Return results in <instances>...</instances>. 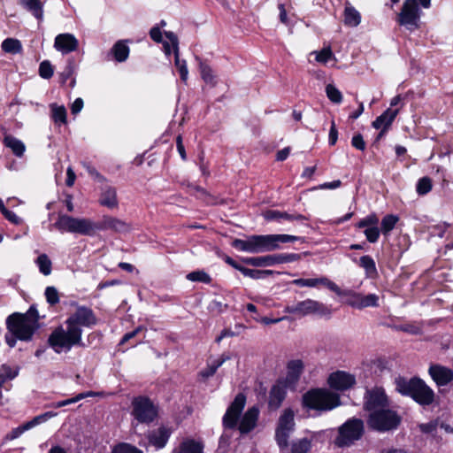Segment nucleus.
<instances>
[{
  "instance_id": "f257e3e1",
  "label": "nucleus",
  "mask_w": 453,
  "mask_h": 453,
  "mask_svg": "<svg viewBox=\"0 0 453 453\" xmlns=\"http://www.w3.org/2000/svg\"><path fill=\"white\" fill-rule=\"evenodd\" d=\"M246 401L247 397L243 393H238L235 395L223 415L224 429H237L241 434H247L256 428L260 413L259 408L256 405L251 406L242 415Z\"/></svg>"
},
{
  "instance_id": "f03ea898",
  "label": "nucleus",
  "mask_w": 453,
  "mask_h": 453,
  "mask_svg": "<svg viewBox=\"0 0 453 453\" xmlns=\"http://www.w3.org/2000/svg\"><path fill=\"white\" fill-rule=\"evenodd\" d=\"M300 237L291 234H261L250 235L247 239H234L232 242V247L234 249L249 252V253H261L266 251H273L280 248V243L292 242L299 240Z\"/></svg>"
},
{
  "instance_id": "7ed1b4c3",
  "label": "nucleus",
  "mask_w": 453,
  "mask_h": 453,
  "mask_svg": "<svg viewBox=\"0 0 453 453\" xmlns=\"http://www.w3.org/2000/svg\"><path fill=\"white\" fill-rule=\"evenodd\" d=\"M7 330L16 335L19 341L29 342L39 329V314L35 305L27 312H14L6 319Z\"/></svg>"
},
{
  "instance_id": "20e7f679",
  "label": "nucleus",
  "mask_w": 453,
  "mask_h": 453,
  "mask_svg": "<svg viewBox=\"0 0 453 453\" xmlns=\"http://www.w3.org/2000/svg\"><path fill=\"white\" fill-rule=\"evenodd\" d=\"M395 389L403 395L411 396L422 406H428L434 401V390L419 378L408 380L398 376L395 379Z\"/></svg>"
},
{
  "instance_id": "39448f33",
  "label": "nucleus",
  "mask_w": 453,
  "mask_h": 453,
  "mask_svg": "<svg viewBox=\"0 0 453 453\" xmlns=\"http://www.w3.org/2000/svg\"><path fill=\"white\" fill-rule=\"evenodd\" d=\"M82 333V329L72 326H66V328L58 326L50 334L48 343L58 354L68 352L74 346H84Z\"/></svg>"
},
{
  "instance_id": "423d86ee",
  "label": "nucleus",
  "mask_w": 453,
  "mask_h": 453,
  "mask_svg": "<svg viewBox=\"0 0 453 453\" xmlns=\"http://www.w3.org/2000/svg\"><path fill=\"white\" fill-rule=\"evenodd\" d=\"M401 421L400 415L390 406L369 413L366 418L368 428L381 434L397 429Z\"/></svg>"
},
{
  "instance_id": "0eeeda50",
  "label": "nucleus",
  "mask_w": 453,
  "mask_h": 453,
  "mask_svg": "<svg viewBox=\"0 0 453 453\" xmlns=\"http://www.w3.org/2000/svg\"><path fill=\"white\" fill-rule=\"evenodd\" d=\"M302 403L303 407L317 411H331L341 404L337 394L323 388L307 391L303 395Z\"/></svg>"
},
{
  "instance_id": "6e6552de",
  "label": "nucleus",
  "mask_w": 453,
  "mask_h": 453,
  "mask_svg": "<svg viewBox=\"0 0 453 453\" xmlns=\"http://www.w3.org/2000/svg\"><path fill=\"white\" fill-rule=\"evenodd\" d=\"M365 434V422L358 418H351L346 420L338 428V434L334 439V444L340 448L349 447L355 441L360 440Z\"/></svg>"
},
{
  "instance_id": "1a4fd4ad",
  "label": "nucleus",
  "mask_w": 453,
  "mask_h": 453,
  "mask_svg": "<svg viewBox=\"0 0 453 453\" xmlns=\"http://www.w3.org/2000/svg\"><path fill=\"white\" fill-rule=\"evenodd\" d=\"M54 227L60 232H69L83 235L92 236V220L86 218H73L65 214H59Z\"/></svg>"
},
{
  "instance_id": "9d476101",
  "label": "nucleus",
  "mask_w": 453,
  "mask_h": 453,
  "mask_svg": "<svg viewBox=\"0 0 453 453\" xmlns=\"http://www.w3.org/2000/svg\"><path fill=\"white\" fill-rule=\"evenodd\" d=\"M284 312L299 317L308 315L330 316L331 309L319 301L308 298L296 304L287 305L284 308Z\"/></svg>"
},
{
  "instance_id": "9b49d317",
  "label": "nucleus",
  "mask_w": 453,
  "mask_h": 453,
  "mask_svg": "<svg viewBox=\"0 0 453 453\" xmlns=\"http://www.w3.org/2000/svg\"><path fill=\"white\" fill-rule=\"evenodd\" d=\"M422 12L416 0H405L397 15V23L408 31L413 32L419 28Z\"/></svg>"
},
{
  "instance_id": "f8f14e48",
  "label": "nucleus",
  "mask_w": 453,
  "mask_h": 453,
  "mask_svg": "<svg viewBox=\"0 0 453 453\" xmlns=\"http://www.w3.org/2000/svg\"><path fill=\"white\" fill-rule=\"evenodd\" d=\"M131 405L132 415L139 423L150 424L157 416V407L147 396L134 397Z\"/></svg>"
},
{
  "instance_id": "ddd939ff",
  "label": "nucleus",
  "mask_w": 453,
  "mask_h": 453,
  "mask_svg": "<svg viewBox=\"0 0 453 453\" xmlns=\"http://www.w3.org/2000/svg\"><path fill=\"white\" fill-rule=\"evenodd\" d=\"M295 428V413L291 409H285L278 420L275 440L280 449L288 446V438Z\"/></svg>"
},
{
  "instance_id": "4468645a",
  "label": "nucleus",
  "mask_w": 453,
  "mask_h": 453,
  "mask_svg": "<svg viewBox=\"0 0 453 453\" xmlns=\"http://www.w3.org/2000/svg\"><path fill=\"white\" fill-rule=\"evenodd\" d=\"M390 406V401L382 387L366 388L364 394L363 409L371 413Z\"/></svg>"
},
{
  "instance_id": "2eb2a0df",
  "label": "nucleus",
  "mask_w": 453,
  "mask_h": 453,
  "mask_svg": "<svg viewBox=\"0 0 453 453\" xmlns=\"http://www.w3.org/2000/svg\"><path fill=\"white\" fill-rule=\"evenodd\" d=\"M98 322L93 310L87 306H78L73 313H72L65 320V326L81 329V327H92Z\"/></svg>"
},
{
  "instance_id": "dca6fc26",
  "label": "nucleus",
  "mask_w": 453,
  "mask_h": 453,
  "mask_svg": "<svg viewBox=\"0 0 453 453\" xmlns=\"http://www.w3.org/2000/svg\"><path fill=\"white\" fill-rule=\"evenodd\" d=\"M92 235L96 231L111 230L116 233L124 234L131 230V225L122 219L111 216H104L98 222L92 220Z\"/></svg>"
},
{
  "instance_id": "f3484780",
  "label": "nucleus",
  "mask_w": 453,
  "mask_h": 453,
  "mask_svg": "<svg viewBox=\"0 0 453 453\" xmlns=\"http://www.w3.org/2000/svg\"><path fill=\"white\" fill-rule=\"evenodd\" d=\"M327 383L333 389L344 391L352 388L356 384V378L353 374L347 372L337 371L329 375Z\"/></svg>"
},
{
  "instance_id": "a211bd4d",
  "label": "nucleus",
  "mask_w": 453,
  "mask_h": 453,
  "mask_svg": "<svg viewBox=\"0 0 453 453\" xmlns=\"http://www.w3.org/2000/svg\"><path fill=\"white\" fill-rule=\"evenodd\" d=\"M428 373L438 387L446 386L453 380V370L441 365H431Z\"/></svg>"
},
{
  "instance_id": "6ab92c4d",
  "label": "nucleus",
  "mask_w": 453,
  "mask_h": 453,
  "mask_svg": "<svg viewBox=\"0 0 453 453\" xmlns=\"http://www.w3.org/2000/svg\"><path fill=\"white\" fill-rule=\"evenodd\" d=\"M292 284L298 287H308V288H315L319 285H323L326 287L331 291L334 292L336 295H342L341 288L332 280H330L326 277L314 278V279H296L292 280Z\"/></svg>"
},
{
  "instance_id": "aec40b11",
  "label": "nucleus",
  "mask_w": 453,
  "mask_h": 453,
  "mask_svg": "<svg viewBox=\"0 0 453 453\" xmlns=\"http://www.w3.org/2000/svg\"><path fill=\"white\" fill-rule=\"evenodd\" d=\"M79 45L78 40L72 34H60L56 36L54 47L62 54H67L77 50Z\"/></svg>"
},
{
  "instance_id": "412c9836",
  "label": "nucleus",
  "mask_w": 453,
  "mask_h": 453,
  "mask_svg": "<svg viewBox=\"0 0 453 453\" xmlns=\"http://www.w3.org/2000/svg\"><path fill=\"white\" fill-rule=\"evenodd\" d=\"M303 371V363L299 360H291L287 365V375L282 381L286 386L294 388L299 380Z\"/></svg>"
},
{
  "instance_id": "4be33fe9",
  "label": "nucleus",
  "mask_w": 453,
  "mask_h": 453,
  "mask_svg": "<svg viewBox=\"0 0 453 453\" xmlns=\"http://www.w3.org/2000/svg\"><path fill=\"white\" fill-rule=\"evenodd\" d=\"M288 388V387L281 381H278L273 386L269 393L268 400V405L271 410H277L280 408L286 397Z\"/></svg>"
},
{
  "instance_id": "5701e85b",
  "label": "nucleus",
  "mask_w": 453,
  "mask_h": 453,
  "mask_svg": "<svg viewBox=\"0 0 453 453\" xmlns=\"http://www.w3.org/2000/svg\"><path fill=\"white\" fill-rule=\"evenodd\" d=\"M170 435L171 431L165 426H161L158 429L150 432L148 435V439L151 445L157 449H162L167 443Z\"/></svg>"
},
{
  "instance_id": "b1692460",
  "label": "nucleus",
  "mask_w": 453,
  "mask_h": 453,
  "mask_svg": "<svg viewBox=\"0 0 453 453\" xmlns=\"http://www.w3.org/2000/svg\"><path fill=\"white\" fill-rule=\"evenodd\" d=\"M398 113L399 110L388 108L375 119L372 126L375 129L385 128L388 130Z\"/></svg>"
},
{
  "instance_id": "393cba45",
  "label": "nucleus",
  "mask_w": 453,
  "mask_h": 453,
  "mask_svg": "<svg viewBox=\"0 0 453 453\" xmlns=\"http://www.w3.org/2000/svg\"><path fill=\"white\" fill-rule=\"evenodd\" d=\"M99 203L110 209L117 208L119 205L116 188L106 186L102 189Z\"/></svg>"
},
{
  "instance_id": "a878e982",
  "label": "nucleus",
  "mask_w": 453,
  "mask_h": 453,
  "mask_svg": "<svg viewBox=\"0 0 453 453\" xmlns=\"http://www.w3.org/2000/svg\"><path fill=\"white\" fill-rule=\"evenodd\" d=\"M242 261L244 264L256 267L272 266L278 265L277 254L267 255L264 257H244L242 258Z\"/></svg>"
},
{
  "instance_id": "bb28decb",
  "label": "nucleus",
  "mask_w": 453,
  "mask_h": 453,
  "mask_svg": "<svg viewBox=\"0 0 453 453\" xmlns=\"http://www.w3.org/2000/svg\"><path fill=\"white\" fill-rule=\"evenodd\" d=\"M4 144L7 148L11 149L12 153L16 157H23L25 150H26V146L22 141L17 139L16 137L12 136L11 134H7L4 138Z\"/></svg>"
},
{
  "instance_id": "cd10ccee",
  "label": "nucleus",
  "mask_w": 453,
  "mask_h": 453,
  "mask_svg": "<svg viewBox=\"0 0 453 453\" xmlns=\"http://www.w3.org/2000/svg\"><path fill=\"white\" fill-rule=\"evenodd\" d=\"M19 4L39 20L43 17V4L41 0H19Z\"/></svg>"
},
{
  "instance_id": "c85d7f7f",
  "label": "nucleus",
  "mask_w": 453,
  "mask_h": 453,
  "mask_svg": "<svg viewBox=\"0 0 453 453\" xmlns=\"http://www.w3.org/2000/svg\"><path fill=\"white\" fill-rule=\"evenodd\" d=\"M358 265L362 267L367 278L374 279L378 275L377 268L373 258L371 256L365 255L359 258Z\"/></svg>"
},
{
  "instance_id": "c756f323",
  "label": "nucleus",
  "mask_w": 453,
  "mask_h": 453,
  "mask_svg": "<svg viewBox=\"0 0 453 453\" xmlns=\"http://www.w3.org/2000/svg\"><path fill=\"white\" fill-rule=\"evenodd\" d=\"M361 22V15L353 6L348 4L344 9V24L349 27H357Z\"/></svg>"
},
{
  "instance_id": "7c9ffc66",
  "label": "nucleus",
  "mask_w": 453,
  "mask_h": 453,
  "mask_svg": "<svg viewBox=\"0 0 453 453\" xmlns=\"http://www.w3.org/2000/svg\"><path fill=\"white\" fill-rule=\"evenodd\" d=\"M3 51L9 54H19L22 52L23 47L19 40L16 38H6L1 44Z\"/></svg>"
},
{
  "instance_id": "2f4dec72",
  "label": "nucleus",
  "mask_w": 453,
  "mask_h": 453,
  "mask_svg": "<svg viewBox=\"0 0 453 453\" xmlns=\"http://www.w3.org/2000/svg\"><path fill=\"white\" fill-rule=\"evenodd\" d=\"M196 59L199 63V70L203 81L214 86L216 84L215 75L213 74V71L211 66L203 62L199 57H196Z\"/></svg>"
},
{
  "instance_id": "473e14b6",
  "label": "nucleus",
  "mask_w": 453,
  "mask_h": 453,
  "mask_svg": "<svg viewBox=\"0 0 453 453\" xmlns=\"http://www.w3.org/2000/svg\"><path fill=\"white\" fill-rule=\"evenodd\" d=\"M111 52L116 61L124 62L128 58L129 47L126 45L122 41H119L113 45Z\"/></svg>"
},
{
  "instance_id": "72a5a7b5",
  "label": "nucleus",
  "mask_w": 453,
  "mask_h": 453,
  "mask_svg": "<svg viewBox=\"0 0 453 453\" xmlns=\"http://www.w3.org/2000/svg\"><path fill=\"white\" fill-rule=\"evenodd\" d=\"M399 218L393 214L386 215L381 220V233L388 235L395 226Z\"/></svg>"
},
{
  "instance_id": "f704fd0d",
  "label": "nucleus",
  "mask_w": 453,
  "mask_h": 453,
  "mask_svg": "<svg viewBox=\"0 0 453 453\" xmlns=\"http://www.w3.org/2000/svg\"><path fill=\"white\" fill-rule=\"evenodd\" d=\"M39 271L43 275L47 276L51 273L52 263L46 254H41L35 261Z\"/></svg>"
},
{
  "instance_id": "c9c22d12",
  "label": "nucleus",
  "mask_w": 453,
  "mask_h": 453,
  "mask_svg": "<svg viewBox=\"0 0 453 453\" xmlns=\"http://www.w3.org/2000/svg\"><path fill=\"white\" fill-rule=\"evenodd\" d=\"M242 273L246 277H250L254 280H260L273 274L274 272L272 270H257L244 267V269L242 270Z\"/></svg>"
},
{
  "instance_id": "e433bc0d",
  "label": "nucleus",
  "mask_w": 453,
  "mask_h": 453,
  "mask_svg": "<svg viewBox=\"0 0 453 453\" xmlns=\"http://www.w3.org/2000/svg\"><path fill=\"white\" fill-rule=\"evenodd\" d=\"M311 448V441L307 438L294 441L291 444V453H307Z\"/></svg>"
},
{
  "instance_id": "4c0bfd02",
  "label": "nucleus",
  "mask_w": 453,
  "mask_h": 453,
  "mask_svg": "<svg viewBox=\"0 0 453 453\" xmlns=\"http://www.w3.org/2000/svg\"><path fill=\"white\" fill-rule=\"evenodd\" d=\"M57 414L58 413L54 412V411H47L42 414L37 415V416L34 417L31 420L26 422L27 426L30 430L33 427H35L42 423H44V422L48 421L49 419L56 417Z\"/></svg>"
},
{
  "instance_id": "58836bf2",
  "label": "nucleus",
  "mask_w": 453,
  "mask_h": 453,
  "mask_svg": "<svg viewBox=\"0 0 453 453\" xmlns=\"http://www.w3.org/2000/svg\"><path fill=\"white\" fill-rule=\"evenodd\" d=\"M180 453H203V446L199 442L188 440L181 443Z\"/></svg>"
},
{
  "instance_id": "ea45409f",
  "label": "nucleus",
  "mask_w": 453,
  "mask_h": 453,
  "mask_svg": "<svg viewBox=\"0 0 453 453\" xmlns=\"http://www.w3.org/2000/svg\"><path fill=\"white\" fill-rule=\"evenodd\" d=\"M175 57V66L180 73V79L182 81L186 82L188 77V70L187 67V63L183 59H180L179 51L173 52Z\"/></svg>"
},
{
  "instance_id": "a19ab883",
  "label": "nucleus",
  "mask_w": 453,
  "mask_h": 453,
  "mask_svg": "<svg viewBox=\"0 0 453 453\" xmlns=\"http://www.w3.org/2000/svg\"><path fill=\"white\" fill-rule=\"evenodd\" d=\"M187 279L190 281L203 282L210 284L211 282V276L204 271H194L187 275Z\"/></svg>"
},
{
  "instance_id": "79ce46f5",
  "label": "nucleus",
  "mask_w": 453,
  "mask_h": 453,
  "mask_svg": "<svg viewBox=\"0 0 453 453\" xmlns=\"http://www.w3.org/2000/svg\"><path fill=\"white\" fill-rule=\"evenodd\" d=\"M52 119L56 123H66V110L64 106L51 105Z\"/></svg>"
},
{
  "instance_id": "37998d69",
  "label": "nucleus",
  "mask_w": 453,
  "mask_h": 453,
  "mask_svg": "<svg viewBox=\"0 0 453 453\" xmlns=\"http://www.w3.org/2000/svg\"><path fill=\"white\" fill-rule=\"evenodd\" d=\"M326 93L328 99L334 104H341L342 101V92L333 84H327Z\"/></svg>"
},
{
  "instance_id": "c03bdc74",
  "label": "nucleus",
  "mask_w": 453,
  "mask_h": 453,
  "mask_svg": "<svg viewBox=\"0 0 453 453\" xmlns=\"http://www.w3.org/2000/svg\"><path fill=\"white\" fill-rule=\"evenodd\" d=\"M432 189V180L429 177H423L418 180L416 190L418 195L424 196Z\"/></svg>"
},
{
  "instance_id": "a18cd8bd",
  "label": "nucleus",
  "mask_w": 453,
  "mask_h": 453,
  "mask_svg": "<svg viewBox=\"0 0 453 453\" xmlns=\"http://www.w3.org/2000/svg\"><path fill=\"white\" fill-rule=\"evenodd\" d=\"M379 223V218L375 213L369 214L365 218L362 219L356 226L358 228H368L377 226Z\"/></svg>"
},
{
  "instance_id": "49530a36",
  "label": "nucleus",
  "mask_w": 453,
  "mask_h": 453,
  "mask_svg": "<svg viewBox=\"0 0 453 453\" xmlns=\"http://www.w3.org/2000/svg\"><path fill=\"white\" fill-rule=\"evenodd\" d=\"M54 73L53 66L49 60H43L39 65V75L43 79H50Z\"/></svg>"
},
{
  "instance_id": "de8ad7c7",
  "label": "nucleus",
  "mask_w": 453,
  "mask_h": 453,
  "mask_svg": "<svg viewBox=\"0 0 453 453\" xmlns=\"http://www.w3.org/2000/svg\"><path fill=\"white\" fill-rule=\"evenodd\" d=\"M112 453H142V451L131 444L123 442L116 445Z\"/></svg>"
},
{
  "instance_id": "09e8293b",
  "label": "nucleus",
  "mask_w": 453,
  "mask_h": 453,
  "mask_svg": "<svg viewBox=\"0 0 453 453\" xmlns=\"http://www.w3.org/2000/svg\"><path fill=\"white\" fill-rule=\"evenodd\" d=\"M45 297L50 305H55L59 302L58 292L55 287H47L45 289Z\"/></svg>"
},
{
  "instance_id": "8fccbe9b",
  "label": "nucleus",
  "mask_w": 453,
  "mask_h": 453,
  "mask_svg": "<svg viewBox=\"0 0 453 453\" xmlns=\"http://www.w3.org/2000/svg\"><path fill=\"white\" fill-rule=\"evenodd\" d=\"M18 375V371H13L9 365H3L0 368V379L3 381L12 380Z\"/></svg>"
},
{
  "instance_id": "3c124183",
  "label": "nucleus",
  "mask_w": 453,
  "mask_h": 453,
  "mask_svg": "<svg viewBox=\"0 0 453 453\" xmlns=\"http://www.w3.org/2000/svg\"><path fill=\"white\" fill-rule=\"evenodd\" d=\"M364 234L366 237V240L369 242L374 243L379 240L380 229L378 228L377 226H374L372 227L365 228V230L364 231Z\"/></svg>"
},
{
  "instance_id": "603ef678",
  "label": "nucleus",
  "mask_w": 453,
  "mask_h": 453,
  "mask_svg": "<svg viewBox=\"0 0 453 453\" xmlns=\"http://www.w3.org/2000/svg\"><path fill=\"white\" fill-rule=\"evenodd\" d=\"M27 430H29V429L27 426V424L24 423L23 425H21V426H19L18 427L13 428L9 434H7L5 435L4 439L6 441L15 440V439L19 438L23 433H25Z\"/></svg>"
},
{
  "instance_id": "864d4df0",
  "label": "nucleus",
  "mask_w": 453,
  "mask_h": 453,
  "mask_svg": "<svg viewBox=\"0 0 453 453\" xmlns=\"http://www.w3.org/2000/svg\"><path fill=\"white\" fill-rule=\"evenodd\" d=\"M301 258L297 253L277 254L278 264L291 263Z\"/></svg>"
},
{
  "instance_id": "5fc2aeb1",
  "label": "nucleus",
  "mask_w": 453,
  "mask_h": 453,
  "mask_svg": "<svg viewBox=\"0 0 453 453\" xmlns=\"http://www.w3.org/2000/svg\"><path fill=\"white\" fill-rule=\"evenodd\" d=\"M314 53L316 54V60L323 64H326L333 57V52L330 48H324L322 50L319 52L315 51Z\"/></svg>"
},
{
  "instance_id": "6e6d98bb",
  "label": "nucleus",
  "mask_w": 453,
  "mask_h": 453,
  "mask_svg": "<svg viewBox=\"0 0 453 453\" xmlns=\"http://www.w3.org/2000/svg\"><path fill=\"white\" fill-rule=\"evenodd\" d=\"M286 216H290L288 212H282L280 211H267L265 213V219L266 220H280V219H285Z\"/></svg>"
},
{
  "instance_id": "4d7b16f0",
  "label": "nucleus",
  "mask_w": 453,
  "mask_h": 453,
  "mask_svg": "<svg viewBox=\"0 0 453 453\" xmlns=\"http://www.w3.org/2000/svg\"><path fill=\"white\" fill-rule=\"evenodd\" d=\"M364 308L366 307H378L379 306V296L376 294H369L364 296V303H361Z\"/></svg>"
},
{
  "instance_id": "13d9d810",
  "label": "nucleus",
  "mask_w": 453,
  "mask_h": 453,
  "mask_svg": "<svg viewBox=\"0 0 453 453\" xmlns=\"http://www.w3.org/2000/svg\"><path fill=\"white\" fill-rule=\"evenodd\" d=\"M438 425V420H432L428 423L420 424L418 427L424 434H433L436 431Z\"/></svg>"
},
{
  "instance_id": "bf43d9fd",
  "label": "nucleus",
  "mask_w": 453,
  "mask_h": 453,
  "mask_svg": "<svg viewBox=\"0 0 453 453\" xmlns=\"http://www.w3.org/2000/svg\"><path fill=\"white\" fill-rule=\"evenodd\" d=\"M351 145L357 150L364 151L365 150V142L363 135L360 134H355L351 139Z\"/></svg>"
},
{
  "instance_id": "052dcab7",
  "label": "nucleus",
  "mask_w": 453,
  "mask_h": 453,
  "mask_svg": "<svg viewBox=\"0 0 453 453\" xmlns=\"http://www.w3.org/2000/svg\"><path fill=\"white\" fill-rule=\"evenodd\" d=\"M83 166L86 168L88 173L94 177L97 181L103 182L105 180V178L100 174L95 167L86 163L83 164Z\"/></svg>"
},
{
  "instance_id": "680f3d73",
  "label": "nucleus",
  "mask_w": 453,
  "mask_h": 453,
  "mask_svg": "<svg viewBox=\"0 0 453 453\" xmlns=\"http://www.w3.org/2000/svg\"><path fill=\"white\" fill-rule=\"evenodd\" d=\"M342 294L341 296H349V299L346 301V303L351 307L353 303H357V300L360 296V293L352 290L342 291Z\"/></svg>"
},
{
  "instance_id": "e2e57ef3",
  "label": "nucleus",
  "mask_w": 453,
  "mask_h": 453,
  "mask_svg": "<svg viewBox=\"0 0 453 453\" xmlns=\"http://www.w3.org/2000/svg\"><path fill=\"white\" fill-rule=\"evenodd\" d=\"M337 138H338V131L336 129L335 122L333 119L331 121V127H330V131H329V140H328L329 144L334 145L337 142Z\"/></svg>"
},
{
  "instance_id": "0e129e2a",
  "label": "nucleus",
  "mask_w": 453,
  "mask_h": 453,
  "mask_svg": "<svg viewBox=\"0 0 453 453\" xmlns=\"http://www.w3.org/2000/svg\"><path fill=\"white\" fill-rule=\"evenodd\" d=\"M166 38L171 42L173 52L179 51V40L177 35L171 31L165 32Z\"/></svg>"
},
{
  "instance_id": "69168bd1",
  "label": "nucleus",
  "mask_w": 453,
  "mask_h": 453,
  "mask_svg": "<svg viewBox=\"0 0 453 453\" xmlns=\"http://www.w3.org/2000/svg\"><path fill=\"white\" fill-rule=\"evenodd\" d=\"M3 214L5 219L15 225H19L22 222V219L16 213L8 209Z\"/></svg>"
},
{
  "instance_id": "338daca9",
  "label": "nucleus",
  "mask_w": 453,
  "mask_h": 453,
  "mask_svg": "<svg viewBox=\"0 0 453 453\" xmlns=\"http://www.w3.org/2000/svg\"><path fill=\"white\" fill-rule=\"evenodd\" d=\"M150 35L154 42H162V32L157 26H155L150 29Z\"/></svg>"
},
{
  "instance_id": "774afa93",
  "label": "nucleus",
  "mask_w": 453,
  "mask_h": 453,
  "mask_svg": "<svg viewBox=\"0 0 453 453\" xmlns=\"http://www.w3.org/2000/svg\"><path fill=\"white\" fill-rule=\"evenodd\" d=\"M77 402H79V401H78L77 395H75L74 397H72V398H69V399H65V400H63V401H58V402L53 403L50 404V406L53 407V408H61V407H64V406H66V405H69V404H72V403H75Z\"/></svg>"
}]
</instances>
